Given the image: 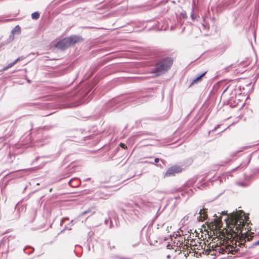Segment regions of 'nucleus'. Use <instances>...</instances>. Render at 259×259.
Returning <instances> with one entry per match:
<instances>
[{"label": "nucleus", "mask_w": 259, "mask_h": 259, "mask_svg": "<svg viewBox=\"0 0 259 259\" xmlns=\"http://www.w3.org/2000/svg\"><path fill=\"white\" fill-rule=\"evenodd\" d=\"M222 214L227 215V217L224 219L227 224H228V221L230 220V222L234 226V228H236L237 232L240 231V233H242L241 228L244 225V220L246 219L243 210H236L235 212L233 211L229 214L227 213V211H223L222 212Z\"/></svg>", "instance_id": "obj_1"}, {"label": "nucleus", "mask_w": 259, "mask_h": 259, "mask_svg": "<svg viewBox=\"0 0 259 259\" xmlns=\"http://www.w3.org/2000/svg\"><path fill=\"white\" fill-rule=\"evenodd\" d=\"M174 59L170 57L160 58L156 62L152 72L156 76H160L167 72L171 68Z\"/></svg>", "instance_id": "obj_2"}, {"label": "nucleus", "mask_w": 259, "mask_h": 259, "mask_svg": "<svg viewBox=\"0 0 259 259\" xmlns=\"http://www.w3.org/2000/svg\"><path fill=\"white\" fill-rule=\"evenodd\" d=\"M125 213L132 219H136L137 217V212L138 211L133 208L132 204L128 203L125 205V207L123 209Z\"/></svg>", "instance_id": "obj_3"}, {"label": "nucleus", "mask_w": 259, "mask_h": 259, "mask_svg": "<svg viewBox=\"0 0 259 259\" xmlns=\"http://www.w3.org/2000/svg\"><path fill=\"white\" fill-rule=\"evenodd\" d=\"M182 170V168L178 165H174L169 167L166 171L164 177H168L174 176L176 174H178Z\"/></svg>", "instance_id": "obj_4"}, {"label": "nucleus", "mask_w": 259, "mask_h": 259, "mask_svg": "<svg viewBox=\"0 0 259 259\" xmlns=\"http://www.w3.org/2000/svg\"><path fill=\"white\" fill-rule=\"evenodd\" d=\"M120 105L121 103L118 99H113L106 104L105 108L107 110H113L118 107Z\"/></svg>", "instance_id": "obj_5"}, {"label": "nucleus", "mask_w": 259, "mask_h": 259, "mask_svg": "<svg viewBox=\"0 0 259 259\" xmlns=\"http://www.w3.org/2000/svg\"><path fill=\"white\" fill-rule=\"evenodd\" d=\"M55 47L60 50H64L67 48L70 47V46L67 37H65L58 41L56 44Z\"/></svg>", "instance_id": "obj_6"}, {"label": "nucleus", "mask_w": 259, "mask_h": 259, "mask_svg": "<svg viewBox=\"0 0 259 259\" xmlns=\"http://www.w3.org/2000/svg\"><path fill=\"white\" fill-rule=\"evenodd\" d=\"M67 37L68 39L70 46L82 40V39L80 36L74 35Z\"/></svg>", "instance_id": "obj_7"}, {"label": "nucleus", "mask_w": 259, "mask_h": 259, "mask_svg": "<svg viewBox=\"0 0 259 259\" xmlns=\"http://www.w3.org/2000/svg\"><path fill=\"white\" fill-rule=\"evenodd\" d=\"M251 158V154H249L246 159L243 161L238 167H236L233 169V171L236 170L237 169H242L245 167L249 163Z\"/></svg>", "instance_id": "obj_8"}, {"label": "nucleus", "mask_w": 259, "mask_h": 259, "mask_svg": "<svg viewBox=\"0 0 259 259\" xmlns=\"http://www.w3.org/2000/svg\"><path fill=\"white\" fill-rule=\"evenodd\" d=\"M89 92H87L83 94V95L82 96L81 98H80V100L77 101V103L75 104L74 105V106H79L82 104L88 102L89 101L91 100V98L88 99H86L85 97L87 95H88Z\"/></svg>", "instance_id": "obj_9"}, {"label": "nucleus", "mask_w": 259, "mask_h": 259, "mask_svg": "<svg viewBox=\"0 0 259 259\" xmlns=\"http://www.w3.org/2000/svg\"><path fill=\"white\" fill-rule=\"evenodd\" d=\"M21 32V28L19 25L16 26L12 30L11 33L12 34L10 35V39L12 40L14 39V34L20 33Z\"/></svg>", "instance_id": "obj_10"}, {"label": "nucleus", "mask_w": 259, "mask_h": 259, "mask_svg": "<svg viewBox=\"0 0 259 259\" xmlns=\"http://www.w3.org/2000/svg\"><path fill=\"white\" fill-rule=\"evenodd\" d=\"M206 72H204L202 73L201 74L199 75L197 77H196L192 82V84H194L197 83L198 82L202 80V77L206 74Z\"/></svg>", "instance_id": "obj_11"}, {"label": "nucleus", "mask_w": 259, "mask_h": 259, "mask_svg": "<svg viewBox=\"0 0 259 259\" xmlns=\"http://www.w3.org/2000/svg\"><path fill=\"white\" fill-rule=\"evenodd\" d=\"M202 25L204 29H209V24H208L206 22L205 18L204 17H202Z\"/></svg>", "instance_id": "obj_12"}, {"label": "nucleus", "mask_w": 259, "mask_h": 259, "mask_svg": "<svg viewBox=\"0 0 259 259\" xmlns=\"http://www.w3.org/2000/svg\"><path fill=\"white\" fill-rule=\"evenodd\" d=\"M39 13L37 12H35L31 14V17L33 19L36 20L39 17Z\"/></svg>", "instance_id": "obj_13"}, {"label": "nucleus", "mask_w": 259, "mask_h": 259, "mask_svg": "<svg viewBox=\"0 0 259 259\" xmlns=\"http://www.w3.org/2000/svg\"><path fill=\"white\" fill-rule=\"evenodd\" d=\"M164 208L165 207H164L161 211L160 210V208L158 209L153 221H155L156 219H157V218L160 215L162 212L164 210Z\"/></svg>", "instance_id": "obj_14"}, {"label": "nucleus", "mask_w": 259, "mask_h": 259, "mask_svg": "<svg viewBox=\"0 0 259 259\" xmlns=\"http://www.w3.org/2000/svg\"><path fill=\"white\" fill-rule=\"evenodd\" d=\"M191 18L192 21H194L195 20L197 21H198V18H199V17H197V16H195L194 14L193 10H192L191 14Z\"/></svg>", "instance_id": "obj_15"}, {"label": "nucleus", "mask_w": 259, "mask_h": 259, "mask_svg": "<svg viewBox=\"0 0 259 259\" xmlns=\"http://www.w3.org/2000/svg\"><path fill=\"white\" fill-rule=\"evenodd\" d=\"M237 184L238 186L242 187H246L248 186V185L246 183L242 182H238Z\"/></svg>", "instance_id": "obj_16"}, {"label": "nucleus", "mask_w": 259, "mask_h": 259, "mask_svg": "<svg viewBox=\"0 0 259 259\" xmlns=\"http://www.w3.org/2000/svg\"><path fill=\"white\" fill-rule=\"evenodd\" d=\"M257 245H259V240L253 242L252 243L251 246L250 247H249V248L254 247L255 246H257Z\"/></svg>", "instance_id": "obj_17"}, {"label": "nucleus", "mask_w": 259, "mask_h": 259, "mask_svg": "<svg viewBox=\"0 0 259 259\" xmlns=\"http://www.w3.org/2000/svg\"><path fill=\"white\" fill-rule=\"evenodd\" d=\"M180 15L184 19L187 18V14H186V12H182L181 13Z\"/></svg>", "instance_id": "obj_18"}, {"label": "nucleus", "mask_w": 259, "mask_h": 259, "mask_svg": "<svg viewBox=\"0 0 259 259\" xmlns=\"http://www.w3.org/2000/svg\"><path fill=\"white\" fill-rule=\"evenodd\" d=\"M109 221H110V228H112V226H113V223H112V222L111 221H110V220H107V219H106V220H105V223L106 224H107V223H108V222Z\"/></svg>", "instance_id": "obj_19"}, {"label": "nucleus", "mask_w": 259, "mask_h": 259, "mask_svg": "<svg viewBox=\"0 0 259 259\" xmlns=\"http://www.w3.org/2000/svg\"><path fill=\"white\" fill-rule=\"evenodd\" d=\"M31 248V251H29V252H26L25 251V249L26 248H24V251L26 253H27V254H31L33 251H34V249L33 248Z\"/></svg>", "instance_id": "obj_20"}, {"label": "nucleus", "mask_w": 259, "mask_h": 259, "mask_svg": "<svg viewBox=\"0 0 259 259\" xmlns=\"http://www.w3.org/2000/svg\"><path fill=\"white\" fill-rule=\"evenodd\" d=\"M26 57L25 56H22L18 57L17 59L19 61H21V60L24 59Z\"/></svg>", "instance_id": "obj_21"}, {"label": "nucleus", "mask_w": 259, "mask_h": 259, "mask_svg": "<svg viewBox=\"0 0 259 259\" xmlns=\"http://www.w3.org/2000/svg\"><path fill=\"white\" fill-rule=\"evenodd\" d=\"M220 126V124L217 125L213 130H212L211 132H214L216 131V130Z\"/></svg>", "instance_id": "obj_22"}, {"label": "nucleus", "mask_w": 259, "mask_h": 259, "mask_svg": "<svg viewBox=\"0 0 259 259\" xmlns=\"http://www.w3.org/2000/svg\"><path fill=\"white\" fill-rule=\"evenodd\" d=\"M108 246H109V247L110 248V249H112L114 248V246H111L110 245V243L109 241L108 242Z\"/></svg>", "instance_id": "obj_23"}, {"label": "nucleus", "mask_w": 259, "mask_h": 259, "mask_svg": "<svg viewBox=\"0 0 259 259\" xmlns=\"http://www.w3.org/2000/svg\"><path fill=\"white\" fill-rule=\"evenodd\" d=\"M159 161H160V159L158 158H155L154 159V162L155 163H158Z\"/></svg>", "instance_id": "obj_24"}, {"label": "nucleus", "mask_w": 259, "mask_h": 259, "mask_svg": "<svg viewBox=\"0 0 259 259\" xmlns=\"http://www.w3.org/2000/svg\"><path fill=\"white\" fill-rule=\"evenodd\" d=\"M166 247H167V249H170L172 248V245H170V244H168V245H167Z\"/></svg>", "instance_id": "obj_25"}, {"label": "nucleus", "mask_w": 259, "mask_h": 259, "mask_svg": "<svg viewBox=\"0 0 259 259\" xmlns=\"http://www.w3.org/2000/svg\"><path fill=\"white\" fill-rule=\"evenodd\" d=\"M8 65L9 67V68H11L12 66H13L14 65V63H13V62H12V63L9 64Z\"/></svg>", "instance_id": "obj_26"}, {"label": "nucleus", "mask_w": 259, "mask_h": 259, "mask_svg": "<svg viewBox=\"0 0 259 259\" xmlns=\"http://www.w3.org/2000/svg\"><path fill=\"white\" fill-rule=\"evenodd\" d=\"M9 68V67L8 66V65H7V66L4 67V68L3 69V70L5 71V70H8Z\"/></svg>", "instance_id": "obj_27"}, {"label": "nucleus", "mask_w": 259, "mask_h": 259, "mask_svg": "<svg viewBox=\"0 0 259 259\" xmlns=\"http://www.w3.org/2000/svg\"><path fill=\"white\" fill-rule=\"evenodd\" d=\"M120 146L123 148H125V147H126L124 144L121 143H120Z\"/></svg>", "instance_id": "obj_28"}, {"label": "nucleus", "mask_w": 259, "mask_h": 259, "mask_svg": "<svg viewBox=\"0 0 259 259\" xmlns=\"http://www.w3.org/2000/svg\"><path fill=\"white\" fill-rule=\"evenodd\" d=\"M117 259H127V258L125 257L117 256Z\"/></svg>", "instance_id": "obj_29"}, {"label": "nucleus", "mask_w": 259, "mask_h": 259, "mask_svg": "<svg viewBox=\"0 0 259 259\" xmlns=\"http://www.w3.org/2000/svg\"><path fill=\"white\" fill-rule=\"evenodd\" d=\"M19 61V60H18V59H16L13 62V63H14V65H15V64H16Z\"/></svg>", "instance_id": "obj_30"}, {"label": "nucleus", "mask_w": 259, "mask_h": 259, "mask_svg": "<svg viewBox=\"0 0 259 259\" xmlns=\"http://www.w3.org/2000/svg\"><path fill=\"white\" fill-rule=\"evenodd\" d=\"M89 212V211H83V212H82L81 213V214H82V215H84V214H85L87 213H88V212Z\"/></svg>", "instance_id": "obj_31"}, {"label": "nucleus", "mask_w": 259, "mask_h": 259, "mask_svg": "<svg viewBox=\"0 0 259 259\" xmlns=\"http://www.w3.org/2000/svg\"><path fill=\"white\" fill-rule=\"evenodd\" d=\"M73 220H72V221L70 222V223L68 224V225L73 226Z\"/></svg>", "instance_id": "obj_32"}, {"label": "nucleus", "mask_w": 259, "mask_h": 259, "mask_svg": "<svg viewBox=\"0 0 259 259\" xmlns=\"http://www.w3.org/2000/svg\"><path fill=\"white\" fill-rule=\"evenodd\" d=\"M5 43L4 42H2L1 44V46H0V49L3 46L5 45Z\"/></svg>", "instance_id": "obj_33"}, {"label": "nucleus", "mask_w": 259, "mask_h": 259, "mask_svg": "<svg viewBox=\"0 0 259 259\" xmlns=\"http://www.w3.org/2000/svg\"><path fill=\"white\" fill-rule=\"evenodd\" d=\"M199 214L201 215L203 213H202V209H200L199 212Z\"/></svg>", "instance_id": "obj_34"}, {"label": "nucleus", "mask_w": 259, "mask_h": 259, "mask_svg": "<svg viewBox=\"0 0 259 259\" xmlns=\"http://www.w3.org/2000/svg\"><path fill=\"white\" fill-rule=\"evenodd\" d=\"M65 229H68L69 230H70L71 229V228H69V227H67V226H65Z\"/></svg>", "instance_id": "obj_35"}, {"label": "nucleus", "mask_w": 259, "mask_h": 259, "mask_svg": "<svg viewBox=\"0 0 259 259\" xmlns=\"http://www.w3.org/2000/svg\"><path fill=\"white\" fill-rule=\"evenodd\" d=\"M221 250L223 251V249L222 248H221L220 247H219V251L220 253L221 252Z\"/></svg>", "instance_id": "obj_36"}, {"label": "nucleus", "mask_w": 259, "mask_h": 259, "mask_svg": "<svg viewBox=\"0 0 259 259\" xmlns=\"http://www.w3.org/2000/svg\"><path fill=\"white\" fill-rule=\"evenodd\" d=\"M157 166H159V167H161L162 166L161 164H160V163L159 164H157Z\"/></svg>", "instance_id": "obj_37"}, {"label": "nucleus", "mask_w": 259, "mask_h": 259, "mask_svg": "<svg viewBox=\"0 0 259 259\" xmlns=\"http://www.w3.org/2000/svg\"><path fill=\"white\" fill-rule=\"evenodd\" d=\"M166 257H167V258H170V255L168 254L167 255Z\"/></svg>", "instance_id": "obj_38"}, {"label": "nucleus", "mask_w": 259, "mask_h": 259, "mask_svg": "<svg viewBox=\"0 0 259 259\" xmlns=\"http://www.w3.org/2000/svg\"><path fill=\"white\" fill-rule=\"evenodd\" d=\"M72 180H70L69 182V185H71V183L72 182Z\"/></svg>", "instance_id": "obj_39"}, {"label": "nucleus", "mask_w": 259, "mask_h": 259, "mask_svg": "<svg viewBox=\"0 0 259 259\" xmlns=\"http://www.w3.org/2000/svg\"><path fill=\"white\" fill-rule=\"evenodd\" d=\"M228 88H227L224 90V91L223 92V93L227 91V90L228 89Z\"/></svg>", "instance_id": "obj_40"}, {"label": "nucleus", "mask_w": 259, "mask_h": 259, "mask_svg": "<svg viewBox=\"0 0 259 259\" xmlns=\"http://www.w3.org/2000/svg\"><path fill=\"white\" fill-rule=\"evenodd\" d=\"M225 129L223 130V131H221V132L225 131Z\"/></svg>", "instance_id": "obj_41"}, {"label": "nucleus", "mask_w": 259, "mask_h": 259, "mask_svg": "<svg viewBox=\"0 0 259 259\" xmlns=\"http://www.w3.org/2000/svg\"><path fill=\"white\" fill-rule=\"evenodd\" d=\"M52 190V189L51 188V189H50V191L51 192Z\"/></svg>", "instance_id": "obj_42"}, {"label": "nucleus", "mask_w": 259, "mask_h": 259, "mask_svg": "<svg viewBox=\"0 0 259 259\" xmlns=\"http://www.w3.org/2000/svg\"><path fill=\"white\" fill-rule=\"evenodd\" d=\"M258 172L259 173V170H258Z\"/></svg>", "instance_id": "obj_43"}]
</instances>
